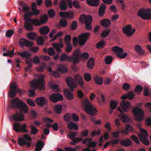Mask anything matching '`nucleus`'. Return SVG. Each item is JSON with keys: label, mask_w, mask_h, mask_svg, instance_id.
Listing matches in <instances>:
<instances>
[{"label": "nucleus", "mask_w": 151, "mask_h": 151, "mask_svg": "<svg viewBox=\"0 0 151 151\" xmlns=\"http://www.w3.org/2000/svg\"><path fill=\"white\" fill-rule=\"evenodd\" d=\"M111 24V23L110 20L106 19H104L100 22L101 25L106 28L108 27Z\"/></svg>", "instance_id": "obj_24"}, {"label": "nucleus", "mask_w": 151, "mask_h": 151, "mask_svg": "<svg viewBox=\"0 0 151 151\" xmlns=\"http://www.w3.org/2000/svg\"><path fill=\"white\" fill-rule=\"evenodd\" d=\"M52 89L55 92H59L60 91V89L58 85L56 84H54L51 87Z\"/></svg>", "instance_id": "obj_43"}, {"label": "nucleus", "mask_w": 151, "mask_h": 151, "mask_svg": "<svg viewBox=\"0 0 151 151\" xmlns=\"http://www.w3.org/2000/svg\"><path fill=\"white\" fill-rule=\"evenodd\" d=\"M106 6L104 4H101L100 6L99 11V16H102L106 12Z\"/></svg>", "instance_id": "obj_21"}, {"label": "nucleus", "mask_w": 151, "mask_h": 151, "mask_svg": "<svg viewBox=\"0 0 151 151\" xmlns=\"http://www.w3.org/2000/svg\"><path fill=\"white\" fill-rule=\"evenodd\" d=\"M17 55L22 58H27L31 56L30 53L27 51H24L22 52H17Z\"/></svg>", "instance_id": "obj_26"}, {"label": "nucleus", "mask_w": 151, "mask_h": 151, "mask_svg": "<svg viewBox=\"0 0 151 151\" xmlns=\"http://www.w3.org/2000/svg\"><path fill=\"white\" fill-rule=\"evenodd\" d=\"M130 88V85L127 83H124L122 86V88L124 90H129Z\"/></svg>", "instance_id": "obj_61"}, {"label": "nucleus", "mask_w": 151, "mask_h": 151, "mask_svg": "<svg viewBox=\"0 0 151 151\" xmlns=\"http://www.w3.org/2000/svg\"><path fill=\"white\" fill-rule=\"evenodd\" d=\"M86 1L88 4L93 6H97L100 3L99 0H86Z\"/></svg>", "instance_id": "obj_22"}, {"label": "nucleus", "mask_w": 151, "mask_h": 151, "mask_svg": "<svg viewBox=\"0 0 151 151\" xmlns=\"http://www.w3.org/2000/svg\"><path fill=\"white\" fill-rule=\"evenodd\" d=\"M31 127V132L33 134H36L37 132V129L35 127H34L33 125L32 124L30 125Z\"/></svg>", "instance_id": "obj_47"}, {"label": "nucleus", "mask_w": 151, "mask_h": 151, "mask_svg": "<svg viewBox=\"0 0 151 151\" xmlns=\"http://www.w3.org/2000/svg\"><path fill=\"white\" fill-rule=\"evenodd\" d=\"M35 101L39 106L40 107L43 106L45 104H47L46 99L44 97H41L36 98Z\"/></svg>", "instance_id": "obj_18"}, {"label": "nucleus", "mask_w": 151, "mask_h": 151, "mask_svg": "<svg viewBox=\"0 0 151 151\" xmlns=\"http://www.w3.org/2000/svg\"><path fill=\"white\" fill-rule=\"evenodd\" d=\"M94 59L90 58L87 63V67L89 68H92L94 66Z\"/></svg>", "instance_id": "obj_33"}, {"label": "nucleus", "mask_w": 151, "mask_h": 151, "mask_svg": "<svg viewBox=\"0 0 151 151\" xmlns=\"http://www.w3.org/2000/svg\"><path fill=\"white\" fill-rule=\"evenodd\" d=\"M24 27L26 30L29 31H32L33 29L32 26L27 21L25 22Z\"/></svg>", "instance_id": "obj_29"}, {"label": "nucleus", "mask_w": 151, "mask_h": 151, "mask_svg": "<svg viewBox=\"0 0 151 151\" xmlns=\"http://www.w3.org/2000/svg\"><path fill=\"white\" fill-rule=\"evenodd\" d=\"M81 104L84 107V110L87 114L94 115L97 112L96 109L90 104L88 99H86L82 101Z\"/></svg>", "instance_id": "obj_4"}, {"label": "nucleus", "mask_w": 151, "mask_h": 151, "mask_svg": "<svg viewBox=\"0 0 151 151\" xmlns=\"http://www.w3.org/2000/svg\"><path fill=\"white\" fill-rule=\"evenodd\" d=\"M27 104L31 106H34L35 105V104L34 101L30 99H27Z\"/></svg>", "instance_id": "obj_62"}, {"label": "nucleus", "mask_w": 151, "mask_h": 151, "mask_svg": "<svg viewBox=\"0 0 151 151\" xmlns=\"http://www.w3.org/2000/svg\"><path fill=\"white\" fill-rule=\"evenodd\" d=\"M134 48L136 51L139 54L142 55L145 53V52L140 45H135Z\"/></svg>", "instance_id": "obj_28"}, {"label": "nucleus", "mask_w": 151, "mask_h": 151, "mask_svg": "<svg viewBox=\"0 0 151 151\" xmlns=\"http://www.w3.org/2000/svg\"><path fill=\"white\" fill-rule=\"evenodd\" d=\"M74 78L75 81L80 87L83 88L84 82L81 75L79 74H76L74 76Z\"/></svg>", "instance_id": "obj_14"}, {"label": "nucleus", "mask_w": 151, "mask_h": 151, "mask_svg": "<svg viewBox=\"0 0 151 151\" xmlns=\"http://www.w3.org/2000/svg\"><path fill=\"white\" fill-rule=\"evenodd\" d=\"M122 121L124 123H126L128 122L129 118L128 115H124L120 116Z\"/></svg>", "instance_id": "obj_45"}, {"label": "nucleus", "mask_w": 151, "mask_h": 151, "mask_svg": "<svg viewBox=\"0 0 151 151\" xmlns=\"http://www.w3.org/2000/svg\"><path fill=\"white\" fill-rule=\"evenodd\" d=\"M67 128L70 129H75L76 130L78 129V127L77 124L72 122H70L68 124Z\"/></svg>", "instance_id": "obj_23"}, {"label": "nucleus", "mask_w": 151, "mask_h": 151, "mask_svg": "<svg viewBox=\"0 0 151 151\" xmlns=\"http://www.w3.org/2000/svg\"><path fill=\"white\" fill-rule=\"evenodd\" d=\"M60 9L63 10H65L67 9V6L65 0L61 1V3L60 4Z\"/></svg>", "instance_id": "obj_35"}, {"label": "nucleus", "mask_w": 151, "mask_h": 151, "mask_svg": "<svg viewBox=\"0 0 151 151\" xmlns=\"http://www.w3.org/2000/svg\"><path fill=\"white\" fill-rule=\"evenodd\" d=\"M46 67V65L45 63H42L41 66L37 67L36 70L37 71L39 72H42L43 71L45 68Z\"/></svg>", "instance_id": "obj_59"}, {"label": "nucleus", "mask_w": 151, "mask_h": 151, "mask_svg": "<svg viewBox=\"0 0 151 151\" xmlns=\"http://www.w3.org/2000/svg\"><path fill=\"white\" fill-rule=\"evenodd\" d=\"M121 106L122 109L125 112L128 111L132 107L130 103L126 101H123L121 104Z\"/></svg>", "instance_id": "obj_16"}, {"label": "nucleus", "mask_w": 151, "mask_h": 151, "mask_svg": "<svg viewBox=\"0 0 151 151\" xmlns=\"http://www.w3.org/2000/svg\"><path fill=\"white\" fill-rule=\"evenodd\" d=\"M112 50L116 54V55L121 52H123L124 51L123 50L122 48L118 46H114L113 47Z\"/></svg>", "instance_id": "obj_30"}, {"label": "nucleus", "mask_w": 151, "mask_h": 151, "mask_svg": "<svg viewBox=\"0 0 151 151\" xmlns=\"http://www.w3.org/2000/svg\"><path fill=\"white\" fill-rule=\"evenodd\" d=\"M37 42L38 45H42L44 43V40L42 37H40L37 39Z\"/></svg>", "instance_id": "obj_56"}, {"label": "nucleus", "mask_w": 151, "mask_h": 151, "mask_svg": "<svg viewBox=\"0 0 151 151\" xmlns=\"http://www.w3.org/2000/svg\"><path fill=\"white\" fill-rule=\"evenodd\" d=\"M94 79L96 83L99 85H101L103 83V78L102 77L99 76H95L94 78Z\"/></svg>", "instance_id": "obj_32"}, {"label": "nucleus", "mask_w": 151, "mask_h": 151, "mask_svg": "<svg viewBox=\"0 0 151 151\" xmlns=\"http://www.w3.org/2000/svg\"><path fill=\"white\" fill-rule=\"evenodd\" d=\"M80 57L73 56L71 57V61L73 63L76 64L78 63L80 60Z\"/></svg>", "instance_id": "obj_44"}, {"label": "nucleus", "mask_w": 151, "mask_h": 151, "mask_svg": "<svg viewBox=\"0 0 151 151\" xmlns=\"http://www.w3.org/2000/svg\"><path fill=\"white\" fill-rule=\"evenodd\" d=\"M117 103L116 101L112 100L110 102V107L111 109L112 110L117 106Z\"/></svg>", "instance_id": "obj_51"}, {"label": "nucleus", "mask_w": 151, "mask_h": 151, "mask_svg": "<svg viewBox=\"0 0 151 151\" xmlns=\"http://www.w3.org/2000/svg\"><path fill=\"white\" fill-rule=\"evenodd\" d=\"M84 78L86 81H89L91 79V76L90 74L88 73H85L84 75Z\"/></svg>", "instance_id": "obj_50"}, {"label": "nucleus", "mask_w": 151, "mask_h": 151, "mask_svg": "<svg viewBox=\"0 0 151 151\" xmlns=\"http://www.w3.org/2000/svg\"><path fill=\"white\" fill-rule=\"evenodd\" d=\"M32 16L30 12H28L24 14V19L25 21H30L31 19H29V17Z\"/></svg>", "instance_id": "obj_53"}, {"label": "nucleus", "mask_w": 151, "mask_h": 151, "mask_svg": "<svg viewBox=\"0 0 151 151\" xmlns=\"http://www.w3.org/2000/svg\"><path fill=\"white\" fill-rule=\"evenodd\" d=\"M63 99V96L59 93L52 94L50 97V100L53 102H56L58 101H61Z\"/></svg>", "instance_id": "obj_15"}, {"label": "nucleus", "mask_w": 151, "mask_h": 151, "mask_svg": "<svg viewBox=\"0 0 151 151\" xmlns=\"http://www.w3.org/2000/svg\"><path fill=\"white\" fill-rule=\"evenodd\" d=\"M38 78L37 80H34L31 82V86L34 88H37L41 90H44L45 89L44 76L42 75H39Z\"/></svg>", "instance_id": "obj_3"}, {"label": "nucleus", "mask_w": 151, "mask_h": 151, "mask_svg": "<svg viewBox=\"0 0 151 151\" xmlns=\"http://www.w3.org/2000/svg\"><path fill=\"white\" fill-rule=\"evenodd\" d=\"M32 11L30 12L32 16H36L39 14L40 12L38 10L36 9L32 10Z\"/></svg>", "instance_id": "obj_64"}, {"label": "nucleus", "mask_w": 151, "mask_h": 151, "mask_svg": "<svg viewBox=\"0 0 151 151\" xmlns=\"http://www.w3.org/2000/svg\"><path fill=\"white\" fill-rule=\"evenodd\" d=\"M14 48L13 49V50L11 51L10 50H8L7 51V52L4 53L3 55L4 56H9L11 57H12L14 55Z\"/></svg>", "instance_id": "obj_34"}, {"label": "nucleus", "mask_w": 151, "mask_h": 151, "mask_svg": "<svg viewBox=\"0 0 151 151\" xmlns=\"http://www.w3.org/2000/svg\"><path fill=\"white\" fill-rule=\"evenodd\" d=\"M81 52L79 49H77L75 50L73 55V56H76L81 57Z\"/></svg>", "instance_id": "obj_54"}, {"label": "nucleus", "mask_w": 151, "mask_h": 151, "mask_svg": "<svg viewBox=\"0 0 151 151\" xmlns=\"http://www.w3.org/2000/svg\"><path fill=\"white\" fill-rule=\"evenodd\" d=\"M60 60L61 61L66 60H68V61H71V57L68 56L66 54L63 53L61 55L60 58Z\"/></svg>", "instance_id": "obj_27"}, {"label": "nucleus", "mask_w": 151, "mask_h": 151, "mask_svg": "<svg viewBox=\"0 0 151 151\" xmlns=\"http://www.w3.org/2000/svg\"><path fill=\"white\" fill-rule=\"evenodd\" d=\"M137 127L140 129L141 134L139 135V138L142 142L146 145H148L149 144V142L147 138L148 135L147 132L145 129L141 128V124H137Z\"/></svg>", "instance_id": "obj_5"}, {"label": "nucleus", "mask_w": 151, "mask_h": 151, "mask_svg": "<svg viewBox=\"0 0 151 151\" xmlns=\"http://www.w3.org/2000/svg\"><path fill=\"white\" fill-rule=\"evenodd\" d=\"M132 112L137 121H141L143 119L144 115L142 109L135 107L132 109Z\"/></svg>", "instance_id": "obj_7"}, {"label": "nucleus", "mask_w": 151, "mask_h": 151, "mask_svg": "<svg viewBox=\"0 0 151 151\" xmlns=\"http://www.w3.org/2000/svg\"><path fill=\"white\" fill-rule=\"evenodd\" d=\"M48 14L49 17L51 18L55 16V13L54 10L53 9H50L48 12Z\"/></svg>", "instance_id": "obj_58"}, {"label": "nucleus", "mask_w": 151, "mask_h": 151, "mask_svg": "<svg viewBox=\"0 0 151 151\" xmlns=\"http://www.w3.org/2000/svg\"><path fill=\"white\" fill-rule=\"evenodd\" d=\"M112 60V58L111 56H108L105 59V63L107 64H109L111 63Z\"/></svg>", "instance_id": "obj_52"}, {"label": "nucleus", "mask_w": 151, "mask_h": 151, "mask_svg": "<svg viewBox=\"0 0 151 151\" xmlns=\"http://www.w3.org/2000/svg\"><path fill=\"white\" fill-rule=\"evenodd\" d=\"M48 19V17L46 15H44L41 17L40 18V22L42 24L46 23Z\"/></svg>", "instance_id": "obj_37"}, {"label": "nucleus", "mask_w": 151, "mask_h": 151, "mask_svg": "<svg viewBox=\"0 0 151 151\" xmlns=\"http://www.w3.org/2000/svg\"><path fill=\"white\" fill-rule=\"evenodd\" d=\"M12 107H17L20 110V112L26 113L28 111V107L26 103L20 101L18 98H16L12 100L11 102ZM13 119L17 122H20L24 120V117L21 112L16 113L12 116Z\"/></svg>", "instance_id": "obj_1"}, {"label": "nucleus", "mask_w": 151, "mask_h": 151, "mask_svg": "<svg viewBox=\"0 0 151 151\" xmlns=\"http://www.w3.org/2000/svg\"><path fill=\"white\" fill-rule=\"evenodd\" d=\"M30 22L32 24L36 26H39L42 25L40 21L37 19H31Z\"/></svg>", "instance_id": "obj_36"}, {"label": "nucleus", "mask_w": 151, "mask_h": 151, "mask_svg": "<svg viewBox=\"0 0 151 151\" xmlns=\"http://www.w3.org/2000/svg\"><path fill=\"white\" fill-rule=\"evenodd\" d=\"M138 16L144 19H151V10L143 9L138 12Z\"/></svg>", "instance_id": "obj_8"}, {"label": "nucleus", "mask_w": 151, "mask_h": 151, "mask_svg": "<svg viewBox=\"0 0 151 151\" xmlns=\"http://www.w3.org/2000/svg\"><path fill=\"white\" fill-rule=\"evenodd\" d=\"M122 144L125 146L128 147L132 144L131 141L129 139H128L122 142Z\"/></svg>", "instance_id": "obj_38"}, {"label": "nucleus", "mask_w": 151, "mask_h": 151, "mask_svg": "<svg viewBox=\"0 0 151 151\" xmlns=\"http://www.w3.org/2000/svg\"><path fill=\"white\" fill-rule=\"evenodd\" d=\"M133 128L130 125L127 124L125 127V130H123L122 131V134H127L128 132H130L132 131Z\"/></svg>", "instance_id": "obj_25"}, {"label": "nucleus", "mask_w": 151, "mask_h": 151, "mask_svg": "<svg viewBox=\"0 0 151 151\" xmlns=\"http://www.w3.org/2000/svg\"><path fill=\"white\" fill-rule=\"evenodd\" d=\"M36 34L35 33L32 32L27 34L28 37L32 40H35V39Z\"/></svg>", "instance_id": "obj_46"}, {"label": "nucleus", "mask_w": 151, "mask_h": 151, "mask_svg": "<svg viewBox=\"0 0 151 151\" xmlns=\"http://www.w3.org/2000/svg\"><path fill=\"white\" fill-rule=\"evenodd\" d=\"M52 46L56 49L57 51L60 52H61L60 48H62L63 47V45L62 44H58L56 43H54L52 44Z\"/></svg>", "instance_id": "obj_31"}, {"label": "nucleus", "mask_w": 151, "mask_h": 151, "mask_svg": "<svg viewBox=\"0 0 151 151\" xmlns=\"http://www.w3.org/2000/svg\"><path fill=\"white\" fill-rule=\"evenodd\" d=\"M123 33L127 37L132 36L135 32V29H132V26L130 25H127L122 28Z\"/></svg>", "instance_id": "obj_11"}, {"label": "nucleus", "mask_w": 151, "mask_h": 151, "mask_svg": "<svg viewBox=\"0 0 151 151\" xmlns=\"http://www.w3.org/2000/svg\"><path fill=\"white\" fill-rule=\"evenodd\" d=\"M127 55V54L126 52H121L119 53L116 54V56L117 57L121 59H124L125 58Z\"/></svg>", "instance_id": "obj_40"}, {"label": "nucleus", "mask_w": 151, "mask_h": 151, "mask_svg": "<svg viewBox=\"0 0 151 151\" xmlns=\"http://www.w3.org/2000/svg\"><path fill=\"white\" fill-rule=\"evenodd\" d=\"M110 31L106 30L103 32L101 34V36L102 37H106L109 34Z\"/></svg>", "instance_id": "obj_63"}, {"label": "nucleus", "mask_w": 151, "mask_h": 151, "mask_svg": "<svg viewBox=\"0 0 151 151\" xmlns=\"http://www.w3.org/2000/svg\"><path fill=\"white\" fill-rule=\"evenodd\" d=\"M50 31L49 27L46 26L42 27L39 29V32L40 33L43 35L47 34Z\"/></svg>", "instance_id": "obj_20"}, {"label": "nucleus", "mask_w": 151, "mask_h": 151, "mask_svg": "<svg viewBox=\"0 0 151 151\" xmlns=\"http://www.w3.org/2000/svg\"><path fill=\"white\" fill-rule=\"evenodd\" d=\"M44 145V143L40 140H38L36 145L35 151H41Z\"/></svg>", "instance_id": "obj_19"}, {"label": "nucleus", "mask_w": 151, "mask_h": 151, "mask_svg": "<svg viewBox=\"0 0 151 151\" xmlns=\"http://www.w3.org/2000/svg\"><path fill=\"white\" fill-rule=\"evenodd\" d=\"M105 44L104 41L103 40L99 42L96 45V47L98 48H101L104 47V46Z\"/></svg>", "instance_id": "obj_42"}, {"label": "nucleus", "mask_w": 151, "mask_h": 151, "mask_svg": "<svg viewBox=\"0 0 151 151\" xmlns=\"http://www.w3.org/2000/svg\"><path fill=\"white\" fill-rule=\"evenodd\" d=\"M58 70L61 73H65L66 72L68 71V69L66 67L61 66L58 68Z\"/></svg>", "instance_id": "obj_48"}, {"label": "nucleus", "mask_w": 151, "mask_h": 151, "mask_svg": "<svg viewBox=\"0 0 151 151\" xmlns=\"http://www.w3.org/2000/svg\"><path fill=\"white\" fill-rule=\"evenodd\" d=\"M70 114L69 113H66L63 116L64 120L66 122H68L70 120L71 118Z\"/></svg>", "instance_id": "obj_55"}, {"label": "nucleus", "mask_w": 151, "mask_h": 151, "mask_svg": "<svg viewBox=\"0 0 151 151\" xmlns=\"http://www.w3.org/2000/svg\"><path fill=\"white\" fill-rule=\"evenodd\" d=\"M77 133L76 132H71L69 134V137L72 140H73V139L75 137V136L77 135Z\"/></svg>", "instance_id": "obj_57"}, {"label": "nucleus", "mask_w": 151, "mask_h": 151, "mask_svg": "<svg viewBox=\"0 0 151 151\" xmlns=\"http://www.w3.org/2000/svg\"><path fill=\"white\" fill-rule=\"evenodd\" d=\"M143 88L142 86H137L135 88V91L137 94L139 93V92H141Z\"/></svg>", "instance_id": "obj_60"}, {"label": "nucleus", "mask_w": 151, "mask_h": 151, "mask_svg": "<svg viewBox=\"0 0 151 151\" xmlns=\"http://www.w3.org/2000/svg\"><path fill=\"white\" fill-rule=\"evenodd\" d=\"M19 91V89L17 88V84L15 83H12L10 86V91L9 92L10 97L11 98L14 97Z\"/></svg>", "instance_id": "obj_12"}, {"label": "nucleus", "mask_w": 151, "mask_h": 151, "mask_svg": "<svg viewBox=\"0 0 151 151\" xmlns=\"http://www.w3.org/2000/svg\"><path fill=\"white\" fill-rule=\"evenodd\" d=\"M19 44L22 47H23L24 46L27 47H30L33 45V43L26 39L22 38L19 41Z\"/></svg>", "instance_id": "obj_17"}, {"label": "nucleus", "mask_w": 151, "mask_h": 151, "mask_svg": "<svg viewBox=\"0 0 151 151\" xmlns=\"http://www.w3.org/2000/svg\"><path fill=\"white\" fill-rule=\"evenodd\" d=\"M90 35V32L85 33L78 36L79 44L80 45H84Z\"/></svg>", "instance_id": "obj_13"}, {"label": "nucleus", "mask_w": 151, "mask_h": 151, "mask_svg": "<svg viewBox=\"0 0 151 151\" xmlns=\"http://www.w3.org/2000/svg\"><path fill=\"white\" fill-rule=\"evenodd\" d=\"M27 125L25 124L21 125L20 123H15L13 125L14 130L17 132H22L27 133L28 131L26 129Z\"/></svg>", "instance_id": "obj_10"}, {"label": "nucleus", "mask_w": 151, "mask_h": 151, "mask_svg": "<svg viewBox=\"0 0 151 151\" xmlns=\"http://www.w3.org/2000/svg\"><path fill=\"white\" fill-rule=\"evenodd\" d=\"M62 110V108L61 105H56L54 107V110L57 113H61Z\"/></svg>", "instance_id": "obj_41"}, {"label": "nucleus", "mask_w": 151, "mask_h": 151, "mask_svg": "<svg viewBox=\"0 0 151 151\" xmlns=\"http://www.w3.org/2000/svg\"><path fill=\"white\" fill-rule=\"evenodd\" d=\"M80 21L84 20L86 29L88 30H91L92 29L91 24L92 22V18L90 15L86 16L84 14H82L79 18Z\"/></svg>", "instance_id": "obj_6"}, {"label": "nucleus", "mask_w": 151, "mask_h": 151, "mask_svg": "<svg viewBox=\"0 0 151 151\" xmlns=\"http://www.w3.org/2000/svg\"><path fill=\"white\" fill-rule=\"evenodd\" d=\"M26 63L29 65V67L26 68L25 70L26 71H27L28 69H30V67L32 66V59L29 58V59H26L25 60Z\"/></svg>", "instance_id": "obj_39"}, {"label": "nucleus", "mask_w": 151, "mask_h": 151, "mask_svg": "<svg viewBox=\"0 0 151 151\" xmlns=\"http://www.w3.org/2000/svg\"><path fill=\"white\" fill-rule=\"evenodd\" d=\"M64 40L65 42L67 44H70V41L71 40V36L69 35H66L64 37Z\"/></svg>", "instance_id": "obj_49"}, {"label": "nucleus", "mask_w": 151, "mask_h": 151, "mask_svg": "<svg viewBox=\"0 0 151 151\" xmlns=\"http://www.w3.org/2000/svg\"><path fill=\"white\" fill-rule=\"evenodd\" d=\"M31 137L28 135L26 134L23 136V138H19L18 139V142L19 145L20 146L26 145L28 147H29L30 146V143L27 142H31Z\"/></svg>", "instance_id": "obj_9"}, {"label": "nucleus", "mask_w": 151, "mask_h": 151, "mask_svg": "<svg viewBox=\"0 0 151 151\" xmlns=\"http://www.w3.org/2000/svg\"><path fill=\"white\" fill-rule=\"evenodd\" d=\"M66 81L68 85L71 92L67 89H65L64 90V92L67 99L69 100H72L73 99V94L72 92L74 89L77 87V86L76 84H74L73 83V79L71 77H69L67 78Z\"/></svg>", "instance_id": "obj_2"}]
</instances>
